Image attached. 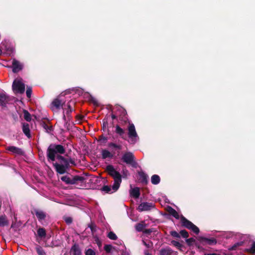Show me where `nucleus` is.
Masks as SVG:
<instances>
[{
  "label": "nucleus",
  "mask_w": 255,
  "mask_h": 255,
  "mask_svg": "<svg viewBox=\"0 0 255 255\" xmlns=\"http://www.w3.org/2000/svg\"><path fill=\"white\" fill-rule=\"evenodd\" d=\"M66 149L61 144L51 143L46 151V156L48 161L54 162L58 155H61L65 153Z\"/></svg>",
  "instance_id": "f257e3e1"
},
{
  "label": "nucleus",
  "mask_w": 255,
  "mask_h": 255,
  "mask_svg": "<svg viewBox=\"0 0 255 255\" xmlns=\"http://www.w3.org/2000/svg\"><path fill=\"white\" fill-rule=\"evenodd\" d=\"M106 171L108 174L112 177L114 180V183L112 186V190L114 192L117 191L122 181V175L119 172L116 171L112 165H108L106 166Z\"/></svg>",
  "instance_id": "f03ea898"
},
{
  "label": "nucleus",
  "mask_w": 255,
  "mask_h": 255,
  "mask_svg": "<svg viewBox=\"0 0 255 255\" xmlns=\"http://www.w3.org/2000/svg\"><path fill=\"white\" fill-rule=\"evenodd\" d=\"M56 159L58 160V162L53 163V166L56 171L60 174H64L67 172V170L70 168L68 159L62 155H58Z\"/></svg>",
  "instance_id": "7ed1b4c3"
},
{
  "label": "nucleus",
  "mask_w": 255,
  "mask_h": 255,
  "mask_svg": "<svg viewBox=\"0 0 255 255\" xmlns=\"http://www.w3.org/2000/svg\"><path fill=\"white\" fill-rule=\"evenodd\" d=\"M180 222L181 226L186 228L189 230H191L196 234H198L200 232V230L196 225L192 223L191 221L187 220L182 215L180 216Z\"/></svg>",
  "instance_id": "20e7f679"
},
{
  "label": "nucleus",
  "mask_w": 255,
  "mask_h": 255,
  "mask_svg": "<svg viewBox=\"0 0 255 255\" xmlns=\"http://www.w3.org/2000/svg\"><path fill=\"white\" fill-rule=\"evenodd\" d=\"M122 160L127 164L130 165L133 167H136L137 162L135 158L131 152L125 153L122 157Z\"/></svg>",
  "instance_id": "39448f33"
},
{
  "label": "nucleus",
  "mask_w": 255,
  "mask_h": 255,
  "mask_svg": "<svg viewBox=\"0 0 255 255\" xmlns=\"http://www.w3.org/2000/svg\"><path fill=\"white\" fill-rule=\"evenodd\" d=\"M71 103V102H68L67 108L65 109V112L64 111L63 112V120L65 122V125H67L68 122L71 120V113L75 111V109L72 107Z\"/></svg>",
  "instance_id": "423d86ee"
},
{
  "label": "nucleus",
  "mask_w": 255,
  "mask_h": 255,
  "mask_svg": "<svg viewBox=\"0 0 255 255\" xmlns=\"http://www.w3.org/2000/svg\"><path fill=\"white\" fill-rule=\"evenodd\" d=\"M64 104L65 101L61 99V96H59L54 99L50 105V109L52 111H54L55 110H58L60 109L61 108H63V106Z\"/></svg>",
  "instance_id": "0eeeda50"
},
{
  "label": "nucleus",
  "mask_w": 255,
  "mask_h": 255,
  "mask_svg": "<svg viewBox=\"0 0 255 255\" xmlns=\"http://www.w3.org/2000/svg\"><path fill=\"white\" fill-rule=\"evenodd\" d=\"M12 87L15 93L23 94L25 91V85L20 81L14 80Z\"/></svg>",
  "instance_id": "6e6552de"
},
{
  "label": "nucleus",
  "mask_w": 255,
  "mask_h": 255,
  "mask_svg": "<svg viewBox=\"0 0 255 255\" xmlns=\"http://www.w3.org/2000/svg\"><path fill=\"white\" fill-rule=\"evenodd\" d=\"M118 111L119 113L118 116L120 120L121 121L122 125L128 123L129 121L126 110L123 107H119Z\"/></svg>",
  "instance_id": "1a4fd4ad"
},
{
  "label": "nucleus",
  "mask_w": 255,
  "mask_h": 255,
  "mask_svg": "<svg viewBox=\"0 0 255 255\" xmlns=\"http://www.w3.org/2000/svg\"><path fill=\"white\" fill-rule=\"evenodd\" d=\"M129 125L128 128V136L131 139L133 142L136 141V138L137 137V134L135 130L134 125L132 123H128Z\"/></svg>",
  "instance_id": "9d476101"
},
{
  "label": "nucleus",
  "mask_w": 255,
  "mask_h": 255,
  "mask_svg": "<svg viewBox=\"0 0 255 255\" xmlns=\"http://www.w3.org/2000/svg\"><path fill=\"white\" fill-rule=\"evenodd\" d=\"M198 240L203 245H214L217 244V240L214 238L209 239L203 237H199Z\"/></svg>",
  "instance_id": "9b49d317"
},
{
  "label": "nucleus",
  "mask_w": 255,
  "mask_h": 255,
  "mask_svg": "<svg viewBox=\"0 0 255 255\" xmlns=\"http://www.w3.org/2000/svg\"><path fill=\"white\" fill-rule=\"evenodd\" d=\"M153 207L152 203L142 202L139 205L137 210L139 212L147 211L150 210Z\"/></svg>",
  "instance_id": "f8f14e48"
},
{
  "label": "nucleus",
  "mask_w": 255,
  "mask_h": 255,
  "mask_svg": "<svg viewBox=\"0 0 255 255\" xmlns=\"http://www.w3.org/2000/svg\"><path fill=\"white\" fill-rule=\"evenodd\" d=\"M70 255H82V251L78 244L74 243L71 247L70 252Z\"/></svg>",
  "instance_id": "ddd939ff"
},
{
  "label": "nucleus",
  "mask_w": 255,
  "mask_h": 255,
  "mask_svg": "<svg viewBox=\"0 0 255 255\" xmlns=\"http://www.w3.org/2000/svg\"><path fill=\"white\" fill-rule=\"evenodd\" d=\"M12 72L17 73L23 68V65L19 61L13 59L12 62Z\"/></svg>",
  "instance_id": "4468645a"
},
{
  "label": "nucleus",
  "mask_w": 255,
  "mask_h": 255,
  "mask_svg": "<svg viewBox=\"0 0 255 255\" xmlns=\"http://www.w3.org/2000/svg\"><path fill=\"white\" fill-rule=\"evenodd\" d=\"M115 128L116 133L119 135L122 139L126 140L127 135L125 130L122 128L119 125H117L115 126Z\"/></svg>",
  "instance_id": "2eb2a0df"
},
{
  "label": "nucleus",
  "mask_w": 255,
  "mask_h": 255,
  "mask_svg": "<svg viewBox=\"0 0 255 255\" xmlns=\"http://www.w3.org/2000/svg\"><path fill=\"white\" fill-rule=\"evenodd\" d=\"M176 255L177 252H174L170 247H166L162 248L159 251V255Z\"/></svg>",
  "instance_id": "dca6fc26"
},
{
  "label": "nucleus",
  "mask_w": 255,
  "mask_h": 255,
  "mask_svg": "<svg viewBox=\"0 0 255 255\" xmlns=\"http://www.w3.org/2000/svg\"><path fill=\"white\" fill-rule=\"evenodd\" d=\"M6 149V150L11 152L12 153L17 155H22L24 154L23 151L21 148H19L16 146H10L7 147Z\"/></svg>",
  "instance_id": "f3484780"
},
{
  "label": "nucleus",
  "mask_w": 255,
  "mask_h": 255,
  "mask_svg": "<svg viewBox=\"0 0 255 255\" xmlns=\"http://www.w3.org/2000/svg\"><path fill=\"white\" fill-rule=\"evenodd\" d=\"M85 178L83 176H81L79 175H75L71 178V184L74 185L77 184L79 183H83L84 182Z\"/></svg>",
  "instance_id": "a211bd4d"
},
{
  "label": "nucleus",
  "mask_w": 255,
  "mask_h": 255,
  "mask_svg": "<svg viewBox=\"0 0 255 255\" xmlns=\"http://www.w3.org/2000/svg\"><path fill=\"white\" fill-rule=\"evenodd\" d=\"M9 101L8 97L3 93H0V106L5 107Z\"/></svg>",
  "instance_id": "6ab92c4d"
},
{
  "label": "nucleus",
  "mask_w": 255,
  "mask_h": 255,
  "mask_svg": "<svg viewBox=\"0 0 255 255\" xmlns=\"http://www.w3.org/2000/svg\"><path fill=\"white\" fill-rule=\"evenodd\" d=\"M166 211L168 212V213L173 217H174L176 219H180V216H179L178 212L173 209L171 206H167L166 208Z\"/></svg>",
  "instance_id": "aec40b11"
},
{
  "label": "nucleus",
  "mask_w": 255,
  "mask_h": 255,
  "mask_svg": "<svg viewBox=\"0 0 255 255\" xmlns=\"http://www.w3.org/2000/svg\"><path fill=\"white\" fill-rule=\"evenodd\" d=\"M34 213H35V214L36 217L37 218L38 220L39 221L44 220L46 218V213L41 210H39L38 209H35Z\"/></svg>",
  "instance_id": "412c9836"
},
{
  "label": "nucleus",
  "mask_w": 255,
  "mask_h": 255,
  "mask_svg": "<svg viewBox=\"0 0 255 255\" xmlns=\"http://www.w3.org/2000/svg\"><path fill=\"white\" fill-rule=\"evenodd\" d=\"M139 176V181L143 185H146L148 183V176L143 172L138 173Z\"/></svg>",
  "instance_id": "4be33fe9"
},
{
  "label": "nucleus",
  "mask_w": 255,
  "mask_h": 255,
  "mask_svg": "<svg viewBox=\"0 0 255 255\" xmlns=\"http://www.w3.org/2000/svg\"><path fill=\"white\" fill-rule=\"evenodd\" d=\"M22 131L25 135L28 138L31 137L30 131L29 124L27 123H22Z\"/></svg>",
  "instance_id": "5701e85b"
},
{
  "label": "nucleus",
  "mask_w": 255,
  "mask_h": 255,
  "mask_svg": "<svg viewBox=\"0 0 255 255\" xmlns=\"http://www.w3.org/2000/svg\"><path fill=\"white\" fill-rule=\"evenodd\" d=\"M9 224V221L7 217L5 215L0 216V227L7 226Z\"/></svg>",
  "instance_id": "b1692460"
},
{
  "label": "nucleus",
  "mask_w": 255,
  "mask_h": 255,
  "mask_svg": "<svg viewBox=\"0 0 255 255\" xmlns=\"http://www.w3.org/2000/svg\"><path fill=\"white\" fill-rule=\"evenodd\" d=\"M102 158L105 159L107 158H113V155L109 150L107 149H103L102 150Z\"/></svg>",
  "instance_id": "393cba45"
},
{
  "label": "nucleus",
  "mask_w": 255,
  "mask_h": 255,
  "mask_svg": "<svg viewBox=\"0 0 255 255\" xmlns=\"http://www.w3.org/2000/svg\"><path fill=\"white\" fill-rule=\"evenodd\" d=\"M131 195L134 198H138L140 196V190L138 187H134L130 192Z\"/></svg>",
  "instance_id": "a878e982"
},
{
  "label": "nucleus",
  "mask_w": 255,
  "mask_h": 255,
  "mask_svg": "<svg viewBox=\"0 0 255 255\" xmlns=\"http://www.w3.org/2000/svg\"><path fill=\"white\" fill-rule=\"evenodd\" d=\"M102 129L104 131H107L108 134H110V130L108 128V119L105 118L103 120Z\"/></svg>",
  "instance_id": "bb28decb"
},
{
  "label": "nucleus",
  "mask_w": 255,
  "mask_h": 255,
  "mask_svg": "<svg viewBox=\"0 0 255 255\" xmlns=\"http://www.w3.org/2000/svg\"><path fill=\"white\" fill-rule=\"evenodd\" d=\"M171 243L173 246L176 247L179 251H182V252L184 251L183 250V249L185 248V247H184V246L182 244H180L178 241L173 240L171 242Z\"/></svg>",
  "instance_id": "cd10ccee"
},
{
  "label": "nucleus",
  "mask_w": 255,
  "mask_h": 255,
  "mask_svg": "<svg viewBox=\"0 0 255 255\" xmlns=\"http://www.w3.org/2000/svg\"><path fill=\"white\" fill-rule=\"evenodd\" d=\"M160 181V177L156 174L153 175L151 177V182L152 184L157 185L159 183Z\"/></svg>",
  "instance_id": "c85d7f7f"
},
{
  "label": "nucleus",
  "mask_w": 255,
  "mask_h": 255,
  "mask_svg": "<svg viewBox=\"0 0 255 255\" xmlns=\"http://www.w3.org/2000/svg\"><path fill=\"white\" fill-rule=\"evenodd\" d=\"M37 235L39 237H40L41 239L44 238L46 237V230L43 228H39L37 230Z\"/></svg>",
  "instance_id": "c756f323"
},
{
  "label": "nucleus",
  "mask_w": 255,
  "mask_h": 255,
  "mask_svg": "<svg viewBox=\"0 0 255 255\" xmlns=\"http://www.w3.org/2000/svg\"><path fill=\"white\" fill-rule=\"evenodd\" d=\"M42 127L45 129L46 132L50 133L53 130L52 126H48L45 122H43L41 124Z\"/></svg>",
  "instance_id": "7c9ffc66"
},
{
  "label": "nucleus",
  "mask_w": 255,
  "mask_h": 255,
  "mask_svg": "<svg viewBox=\"0 0 255 255\" xmlns=\"http://www.w3.org/2000/svg\"><path fill=\"white\" fill-rule=\"evenodd\" d=\"M35 250L38 255H46V252L40 245H36Z\"/></svg>",
  "instance_id": "2f4dec72"
},
{
  "label": "nucleus",
  "mask_w": 255,
  "mask_h": 255,
  "mask_svg": "<svg viewBox=\"0 0 255 255\" xmlns=\"http://www.w3.org/2000/svg\"><path fill=\"white\" fill-rule=\"evenodd\" d=\"M104 249L107 253H110L112 250H114L116 252H118V249L113 247L111 245H105L104 246Z\"/></svg>",
  "instance_id": "473e14b6"
},
{
  "label": "nucleus",
  "mask_w": 255,
  "mask_h": 255,
  "mask_svg": "<svg viewBox=\"0 0 255 255\" xmlns=\"http://www.w3.org/2000/svg\"><path fill=\"white\" fill-rule=\"evenodd\" d=\"M23 113L24 119L27 122H30L31 120L30 114L26 110H23Z\"/></svg>",
  "instance_id": "72a5a7b5"
},
{
  "label": "nucleus",
  "mask_w": 255,
  "mask_h": 255,
  "mask_svg": "<svg viewBox=\"0 0 255 255\" xmlns=\"http://www.w3.org/2000/svg\"><path fill=\"white\" fill-rule=\"evenodd\" d=\"M145 227V224L142 223H137L135 225V229L138 232H141Z\"/></svg>",
  "instance_id": "f704fd0d"
},
{
  "label": "nucleus",
  "mask_w": 255,
  "mask_h": 255,
  "mask_svg": "<svg viewBox=\"0 0 255 255\" xmlns=\"http://www.w3.org/2000/svg\"><path fill=\"white\" fill-rule=\"evenodd\" d=\"M112 189V187H111L110 186L108 185H104L102 188L101 190L107 193H111L114 192V191L113 192H111Z\"/></svg>",
  "instance_id": "c9c22d12"
},
{
  "label": "nucleus",
  "mask_w": 255,
  "mask_h": 255,
  "mask_svg": "<svg viewBox=\"0 0 255 255\" xmlns=\"http://www.w3.org/2000/svg\"><path fill=\"white\" fill-rule=\"evenodd\" d=\"M243 244V242H242L236 243L233 246H232V247L229 248V250L230 251H235V250H236L239 247H240V246H242Z\"/></svg>",
  "instance_id": "e433bc0d"
},
{
  "label": "nucleus",
  "mask_w": 255,
  "mask_h": 255,
  "mask_svg": "<svg viewBox=\"0 0 255 255\" xmlns=\"http://www.w3.org/2000/svg\"><path fill=\"white\" fill-rule=\"evenodd\" d=\"M61 180L66 184H71V178L67 175L62 176Z\"/></svg>",
  "instance_id": "4c0bfd02"
},
{
  "label": "nucleus",
  "mask_w": 255,
  "mask_h": 255,
  "mask_svg": "<svg viewBox=\"0 0 255 255\" xmlns=\"http://www.w3.org/2000/svg\"><path fill=\"white\" fill-rule=\"evenodd\" d=\"M107 237L112 240H116L118 238L116 234L112 231H110L108 233Z\"/></svg>",
  "instance_id": "58836bf2"
},
{
  "label": "nucleus",
  "mask_w": 255,
  "mask_h": 255,
  "mask_svg": "<svg viewBox=\"0 0 255 255\" xmlns=\"http://www.w3.org/2000/svg\"><path fill=\"white\" fill-rule=\"evenodd\" d=\"M142 243L147 248L150 249L153 248V243L150 241H148L147 242L142 241Z\"/></svg>",
  "instance_id": "ea45409f"
},
{
  "label": "nucleus",
  "mask_w": 255,
  "mask_h": 255,
  "mask_svg": "<svg viewBox=\"0 0 255 255\" xmlns=\"http://www.w3.org/2000/svg\"><path fill=\"white\" fill-rule=\"evenodd\" d=\"M108 146L110 147H114L115 148H117L119 150L122 149V146L120 145H118L114 142H110L108 143Z\"/></svg>",
  "instance_id": "a19ab883"
},
{
  "label": "nucleus",
  "mask_w": 255,
  "mask_h": 255,
  "mask_svg": "<svg viewBox=\"0 0 255 255\" xmlns=\"http://www.w3.org/2000/svg\"><path fill=\"white\" fill-rule=\"evenodd\" d=\"M63 219L68 225L71 224L73 222V219L71 217L64 216L63 217Z\"/></svg>",
  "instance_id": "79ce46f5"
},
{
  "label": "nucleus",
  "mask_w": 255,
  "mask_h": 255,
  "mask_svg": "<svg viewBox=\"0 0 255 255\" xmlns=\"http://www.w3.org/2000/svg\"><path fill=\"white\" fill-rule=\"evenodd\" d=\"M118 252H117L120 255H128V254L126 250V249L124 247H123L122 249H118Z\"/></svg>",
  "instance_id": "37998d69"
},
{
  "label": "nucleus",
  "mask_w": 255,
  "mask_h": 255,
  "mask_svg": "<svg viewBox=\"0 0 255 255\" xmlns=\"http://www.w3.org/2000/svg\"><path fill=\"white\" fill-rule=\"evenodd\" d=\"M180 234L184 238L186 239L189 237V234L185 230L180 231Z\"/></svg>",
  "instance_id": "c03bdc74"
},
{
  "label": "nucleus",
  "mask_w": 255,
  "mask_h": 255,
  "mask_svg": "<svg viewBox=\"0 0 255 255\" xmlns=\"http://www.w3.org/2000/svg\"><path fill=\"white\" fill-rule=\"evenodd\" d=\"M85 255H96V253L93 250L88 249L85 251Z\"/></svg>",
  "instance_id": "a18cd8bd"
},
{
  "label": "nucleus",
  "mask_w": 255,
  "mask_h": 255,
  "mask_svg": "<svg viewBox=\"0 0 255 255\" xmlns=\"http://www.w3.org/2000/svg\"><path fill=\"white\" fill-rule=\"evenodd\" d=\"M108 140V137L101 135L99 137L98 141H101L103 143H106Z\"/></svg>",
  "instance_id": "49530a36"
},
{
  "label": "nucleus",
  "mask_w": 255,
  "mask_h": 255,
  "mask_svg": "<svg viewBox=\"0 0 255 255\" xmlns=\"http://www.w3.org/2000/svg\"><path fill=\"white\" fill-rule=\"evenodd\" d=\"M170 235L173 237H174V238H180V235L179 233H178L176 231H172L170 232Z\"/></svg>",
  "instance_id": "de8ad7c7"
},
{
  "label": "nucleus",
  "mask_w": 255,
  "mask_h": 255,
  "mask_svg": "<svg viewBox=\"0 0 255 255\" xmlns=\"http://www.w3.org/2000/svg\"><path fill=\"white\" fill-rule=\"evenodd\" d=\"M32 94V88L31 87H27L26 94L27 98H30Z\"/></svg>",
  "instance_id": "09e8293b"
},
{
  "label": "nucleus",
  "mask_w": 255,
  "mask_h": 255,
  "mask_svg": "<svg viewBox=\"0 0 255 255\" xmlns=\"http://www.w3.org/2000/svg\"><path fill=\"white\" fill-rule=\"evenodd\" d=\"M186 242L189 246H191L193 243L195 242V240L193 238H190L189 239H187L186 240Z\"/></svg>",
  "instance_id": "8fccbe9b"
},
{
  "label": "nucleus",
  "mask_w": 255,
  "mask_h": 255,
  "mask_svg": "<svg viewBox=\"0 0 255 255\" xmlns=\"http://www.w3.org/2000/svg\"><path fill=\"white\" fill-rule=\"evenodd\" d=\"M249 252L255 255V242H253L251 248L249 250Z\"/></svg>",
  "instance_id": "3c124183"
},
{
  "label": "nucleus",
  "mask_w": 255,
  "mask_h": 255,
  "mask_svg": "<svg viewBox=\"0 0 255 255\" xmlns=\"http://www.w3.org/2000/svg\"><path fill=\"white\" fill-rule=\"evenodd\" d=\"M88 227L91 229L92 233L96 231V226L94 224H91L88 225Z\"/></svg>",
  "instance_id": "603ef678"
},
{
  "label": "nucleus",
  "mask_w": 255,
  "mask_h": 255,
  "mask_svg": "<svg viewBox=\"0 0 255 255\" xmlns=\"http://www.w3.org/2000/svg\"><path fill=\"white\" fill-rule=\"evenodd\" d=\"M68 162H69V165H70V163L73 166L76 165V164L74 159L70 158L69 159H68Z\"/></svg>",
  "instance_id": "864d4df0"
},
{
  "label": "nucleus",
  "mask_w": 255,
  "mask_h": 255,
  "mask_svg": "<svg viewBox=\"0 0 255 255\" xmlns=\"http://www.w3.org/2000/svg\"><path fill=\"white\" fill-rule=\"evenodd\" d=\"M95 241L96 242L98 246L100 247L101 246H102V243L99 240V239L98 238H97L96 240H95Z\"/></svg>",
  "instance_id": "5fc2aeb1"
},
{
  "label": "nucleus",
  "mask_w": 255,
  "mask_h": 255,
  "mask_svg": "<svg viewBox=\"0 0 255 255\" xmlns=\"http://www.w3.org/2000/svg\"><path fill=\"white\" fill-rule=\"evenodd\" d=\"M144 253L145 255H151V254L150 253V251L148 249L145 250L144 252Z\"/></svg>",
  "instance_id": "6e6d98bb"
},
{
  "label": "nucleus",
  "mask_w": 255,
  "mask_h": 255,
  "mask_svg": "<svg viewBox=\"0 0 255 255\" xmlns=\"http://www.w3.org/2000/svg\"><path fill=\"white\" fill-rule=\"evenodd\" d=\"M152 232V231L151 229H146L144 231V233H146V234H150Z\"/></svg>",
  "instance_id": "4d7b16f0"
},
{
  "label": "nucleus",
  "mask_w": 255,
  "mask_h": 255,
  "mask_svg": "<svg viewBox=\"0 0 255 255\" xmlns=\"http://www.w3.org/2000/svg\"><path fill=\"white\" fill-rule=\"evenodd\" d=\"M111 117H112V119L113 120H115V119H117V116L116 115L113 114V113L111 115Z\"/></svg>",
  "instance_id": "13d9d810"
},
{
  "label": "nucleus",
  "mask_w": 255,
  "mask_h": 255,
  "mask_svg": "<svg viewBox=\"0 0 255 255\" xmlns=\"http://www.w3.org/2000/svg\"><path fill=\"white\" fill-rule=\"evenodd\" d=\"M76 117L77 118L78 117L79 118V119H80V120H82L84 117L83 116H81V115H77Z\"/></svg>",
  "instance_id": "bf43d9fd"
},
{
  "label": "nucleus",
  "mask_w": 255,
  "mask_h": 255,
  "mask_svg": "<svg viewBox=\"0 0 255 255\" xmlns=\"http://www.w3.org/2000/svg\"><path fill=\"white\" fill-rule=\"evenodd\" d=\"M205 255H220L214 253V254H205Z\"/></svg>",
  "instance_id": "052dcab7"
},
{
  "label": "nucleus",
  "mask_w": 255,
  "mask_h": 255,
  "mask_svg": "<svg viewBox=\"0 0 255 255\" xmlns=\"http://www.w3.org/2000/svg\"><path fill=\"white\" fill-rule=\"evenodd\" d=\"M14 224L13 223H12L11 225V228H14Z\"/></svg>",
  "instance_id": "680f3d73"
},
{
  "label": "nucleus",
  "mask_w": 255,
  "mask_h": 255,
  "mask_svg": "<svg viewBox=\"0 0 255 255\" xmlns=\"http://www.w3.org/2000/svg\"><path fill=\"white\" fill-rule=\"evenodd\" d=\"M2 54V51L1 49H0V55H1Z\"/></svg>",
  "instance_id": "e2e57ef3"
}]
</instances>
